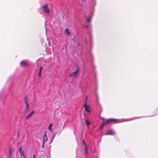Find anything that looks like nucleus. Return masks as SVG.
Listing matches in <instances>:
<instances>
[{
	"label": "nucleus",
	"instance_id": "1",
	"mask_svg": "<svg viewBox=\"0 0 158 158\" xmlns=\"http://www.w3.org/2000/svg\"><path fill=\"white\" fill-rule=\"evenodd\" d=\"M117 120L116 119H113V118H110V119H108L106 120V121H104L103 122L102 126L100 127V129H102L103 126L105 125H107L108 124L110 123L111 122H114L115 121H117Z\"/></svg>",
	"mask_w": 158,
	"mask_h": 158
},
{
	"label": "nucleus",
	"instance_id": "2",
	"mask_svg": "<svg viewBox=\"0 0 158 158\" xmlns=\"http://www.w3.org/2000/svg\"><path fill=\"white\" fill-rule=\"evenodd\" d=\"M80 69L79 68H77L76 71L70 74L69 77H72L73 79H76L77 76V73L79 72Z\"/></svg>",
	"mask_w": 158,
	"mask_h": 158
},
{
	"label": "nucleus",
	"instance_id": "3",
	"mask_svg": "<svg viewBox=\"0 0 158 158\" xmlns=\"http://www.w3.org/2000/svg\"><path fill=\"white\" fill-rule=\"evenodd\" d=\"M42 9L44 12L46 13H48L50 12L49 9L47 5L44 4L42 6Z\"/></svg>",
	"mask_w": 158,
	"mask_h": 158
},
{
	"label": "nucleus",
	"instance_id": "4",
	"mask_svg": "<svg viewBox=\"0 0 158 158\" xmlns=\"http://www.w3.org/2000/svg\"><path fill=\"white\" fill-rule=\"evenodd\" d=\"M87 97L86 98V99H87ZM84 107L85 108V110L87 112H90L91 110L90 109V107L89 106H87L86 104V101L85 102V103L84 106Z\"/></svg>",
	"mask_w": 158,
	"mask_h": 158
},
{
	"label": "nucleus",
	"instance_id": "5",
	"mask_svg": "<svg viewBox=\"0 0 158 158\" xmlns=\"http://www.w3.org/2000/svg\"><path fill=\"white\" fill-rule=\"evenodd\" d=\"M20 64L22 67H26L28 65V63L25 60L22 61L20 62Z\"/></svg>",
	"mask_w": 158,
	"mask_h": 158
},
{
	"label": "nucleus",
	"instance_id": "6",
	"mask_svg": "<svg viewBox=\"0 0 158 158\" xmlns=\"http://www.w3.org/2000/svg\"><path fill=\"white\" fill-rule=\"evenodd\" d=\"M24 100L25 104L26 105V111H27L28 108L29 107V104L27 102V96H25L24 97Z\"/></svg>",
	"mask_w": 158,
	"mask_h": 158
},
{
	"label": "nucleus",
	"instance_id": "7",
	"mask_svg": "<svg viewBox=\"0 0 158 158\" xmlns=\"http://www.w3.org/2000/svg\"><path fill=\"white\" fill-rule=\"evenodd\" d=\"M19 152L21 156H23L24 158H26V157L24 154V152L22 150L21 147H20L19 148Z\"/></svg>",
	"mask_w": 158,
	"mask_h": 158
},
{
	"label": "nucleus",
	"instance_id": "8",
	"mask_svg": "<svg viewBox=\"0 0 158 158\" xmlns=\"http://www.w3.org/2000/svg\"><path fill=\"white\" fill-rule=\"evenodd\" d=\"M115 134V132L112 131H109L106 132V135H114Z\"/></svg>",
	"mask_w": 158,
	"mask_h": 158
},
{
	"label": "nucleus",
	"instance_id": "9",
	"mask_svg": "<svg viewBox=\"0 0 158 158\" xmlns=\"http://www.w3.org/2000/svg\"><path fill=\"white\" fill-rule=\"evenodd\" d=\"M35 113V111H32L27 116L26 119H27L28 118L32 116Z\"/></svg>",
	"mask_w": 158,
	"mask_h": 158
},
{
	"label": "nucleus",
	"instance_id": "10",
	"mask_svg": "<svg viewBox=\"0 0 158 158\" xmlns=\"http://www.w3.org/2000/svg\"><path fill=\"white\" fill-rule=\"evenodd\" d=\"M48 139V138L46 134V133H45V134L44 136L43 139V140L44 143H45V142H46Z\"/></svg>",
	"mask_w": 158,
	"mask_h": 158
},
{
	"label": "nucleus",
	"instance_id": "11",
	"mask_svg": "<svg viewBox=\"0 0 158 158\" xmlns=\"http://www.w3.org/2000/svg\"><path fill=\"white\" fill-rule=\"evenodd\" d=\"M65 32L68 35H69L70 34V32L68 28L65 29Z\"/></svg>",
	"mask_w": 158,
	"mask_h": 158
},
{
	"label": "nucleus",
	"instance_id": "12",
	"mask_svg": "<svg viewBox=\"0 0 158 158\" xmlns=\"http://www.w3.org/2000/svg\"><path fill=\"white\" fill-rule=\"evenodd\" d=\"M52 125H53V124H52L50 123L49 124V125L48 127V129H49V130L50 131H52Z\"/></svg>",
	"mask_w": 158,
	"mask_h": 158
},
{
	"label": "nucleus",
	"instance_id": "13",
	"mask_svg": "<svg viewBox=\"0 0 158 158\" xmlns=\"http://www.w3.org/2000/svg\"><path fill=\"white\" fill-rule=\"evenodd\" d=\"M85 154H88V150H87V146H85Z\"/></svg>",
	"mask_w": 158,
	"mask_h": 158
},
{
	"label": "nucleus",
	"instance_id": "14",
	"mask_svg": "<svg viewBox=\"0 0 158 158\" xmlns=\"http://www.w3.org/2000/svg\"><path fill=\"white\" fill-rule=\"evenodd\" d=\"M85 122L87 126H89L90 125V122L88 120H85Z\"/></svg>",
	"mask_w": 158,
	"mask_h": 158
},
{
	"label": "nucleus",
	"instance_id": "15",
	"mask_svg": "<svg viewBox=\"0 0 158 158\" xmlns=\"http://www.w3.org/2000/svg\"><path fill=\"white\" fill-rule=\"evenodd\" d=\"M12 155V150L11 148L10 149V156L9 157L10 158L11 157Z\"/></svg>",
	"mask_w": 158,
	"mask_h": 158
},
{
	"label": "nucleus",
	"instance_id": "16",
	"mask_svg": "<svg viewBox=\"0 0 158 158\" xmlns=\"http://www.w3.org/2000/svg\"><path fill=\"white\" fill-rule=\"evenodd\" d=\"M91 20V19L90 18H88L86 19V20L87 22H89Z\"/></svg>",
	"mask_w": 158,
	"mask_h": 158
},
{
	"label": "nucleus",
	"instance_id": "17",
	"mask_svg": "<svg viewBox=\"0 0 158 158\" xmlns=\"http://www.w3.org/2000/svg\"><path fill=\"white\" fill-rule=\"evenodd\" d=\"M82 142H83V143L84 144L85 146H87V145H86V143H85V141L84 140H83Z\"/></svg>",
	"mask_w": 158,
	"mask_h": 158
},
{
	"label": "nucleus",
	"instance_id": "18",
	"mask_svg": "<svg viewBox=\"0 0 158 158\" xmlns=\"http://www.w3.org/2000/svg\"><path fill=\"white\" fill-rule=\"evenodd\" d=\"M38 75H39V77H41V72L39 71V73Z\"/></svg>",
	"mask_w": 158,
	"mask_h": 158
},
{
	"label": "nucleus",
	"instance_id": "19",
	"mask_svg": "<svg viewBox=\"0 0 158 158\" xmlns=\"http://www.w3.org/2000/svg\"><path fill=\"white\" fill-rule=\"evenodd\" d=\"M43 67L42 66L40 67V71H41V72L42 71V70L43 69Z\"/></svg>",
	"mask_w": 158,
	"mask_h": 158
},
{
	"label": "nucleus",
	"instance_id": "20",
	"mask_svg": "<svg viewBox=\"0 0 158 158\" xmlns=\"http://www.w3.org/2000/svg\"><path fill=\"white\" fill-rule=\"evenodd\" d=\"M88 27V26L87 25H86L85 26V27L86 28H87Z\"/></svg>",
	"mask_w": 158,
	"mask_h": 158
},
{
	"label": "nucleus",
	"instance_id": "21",
	"mask_svg": "<svg viewBox=\"0 0 158 158\" xmlns=\"http://www.w3.org/2000/svg\"><path fill=\"white\" fill-rule=\"evenodd\" d=\"M44 142H43V145H42V148H44Z\"/></svg>",
	"mask_w": 158,
	"mask_h": 158
},
{
	"label": "nucleus",
	"instance_id": "22",
	"mask_svg": "<svg viewBox=\"0 0 158 158\" xmlns=\"http://www.w3.org/2000/svg\"><path fill=\"white\" fill-rule=\"evenodd\" d=\"M33 158H35V155H33Z\"/></svg>",
	"mask_w": 158,
	"mask_h": 158
},
{
	"label": "nucleus",
	"instance_id": "23",
	"mask_svg": "<svg viewBox=\"0 0 158 158\" xmlns=\"http://www.w3.org/2000/svg\"><path fill=\"white\" fill-rule=\"evenodd\" d=\"M84 0V1H85V0Z\"/></svg>",
	"mask_w": 158,
	"mask_h": 158
}]
</instances>
